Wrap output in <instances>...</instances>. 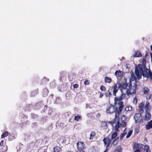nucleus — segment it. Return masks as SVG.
Here are the masks:
<instances>
[{
  "instance_id": "nucleus-15",
  "label": "nucleus",
  "mask_w": 152,
  "mask_h": 152,
  "mask_svg": "<svg viewBox=\"0 0 152 152\" xmlns=\"http://www.w3.org/2000/svg\"><path fill=\"white\" fill-rule=\"evenodd\" d=\"M120 124L119 121L117 122V124L115 125V129L116 132H118V129L120 127Z\"/></svg>"
},
{
  "instance_id": "nucleus-62",
  "label": "nucleus",
  "mask_w": 152,
  "mask_h": 152,
  "mask_svg": "<svg viewBox=\"0 0 152 152\" xmlns=\"http://www.w3.org/2000/svg\"><path fill=\"white\" fill-rule=\"evenodd\" d=\"M100 116V114L99 113H98L97 114V117L98 116L99 117Z\"/></svg>"
},
{
  "instance_id": "nucleus-33",
  "label": "nucleus",
  "mask_w": 152,
  "mask_h": 152,
  "mask_svg": "<svg viewBox=\"0 0 152 152\" xmlns=\"http://www.w3.org/2000/svg\"><path fill=\"white\" fill-rule=\"evenodd\" d=\"M132 108L131 107H127L126 108L125 110L126 111H131L132 110Z\"/></svg>"
},
{
  "instance_id": "nucleus-2",
  "label": "nucleus",
  "mask_w": 152,
  "mask_h": 152,
  "mask_svg": "<svg viewBox=\"0 0 152 152\" xmlns=\"http://www.w3.org/2000/svg\"><path fill=\"white\" fill-rule=\"evenodd\" d=\"M140 73V75H142L144 77L149 78L150 77V79L152 80V72L149 71L148 69L144 68L141 67L140 69H139Z\"/></svg>"
},
{
  "instance_id": "nucleus-5",
  "label": "nucleus",
  "mask_w": 152,
  "mask_h": 152,
  "mask_svg": "<svg viewBox=\"0 0 152 152\" xmlns=\"http://www.w3.org/2000/svg\"><path fill=\"white\" fill-rule=\"evenodd\" d=\"M135 122L136 123H138L141 122H143L142 116L140 113H137L135 114L134 116Z\"/></svg>"
},
{
  "instance_id": "nucleus-19",
  "label": "nucleus",
  "mask_w": 152,
  "mask_h": 152,
  "mask_svg": "<svg viewBox=\"0 0 152 152\" xmlns=\"http://www.w3.org/2000/svg\"><path fill=\"white\" fill-rule=\"evenodd\" d=\"M125 96L126 94H123L118 98V99H119V101L123 99V98L125 97Z\"/></svg>"
},
{
  "instance_id": "nucleus-26",
  "label": "nucleus",
  "mask_w": 152,
  "mask_h": 152,
  "mask_svg": "<svg viewBox=\"0 0 152 152\" xmlns=\"http://www.w3.org/2000/svg\"><path fill=\"white\" fill-rule=\"evenodd\" d=\"M127 116L124 115H123L121 116V119L122 121H124L126 120L127 119Z\"/></svg>"
},
{
  "instance_id": "nucleus-10",
  "label": "nucleus",
  "mask_w": 152,
  "mask_h": 152,
  "mask_svg": "<svg viewBox=\"0 0 152 152\" xmlns=\"http://www.w3.org/2000/svg\"><path fill=\"white\" fill-rule=\"evenodd\" d=\"M145 128L147 130H149L152 128V121H149L145 126Z\"/></svg>"
},
{
  "instance_id": "nucleus-40",
  "label": "nucleus",
  "mask_w": 152,
  "mask_h": 152,
  "mask_svg": "<svg viewBox=\"0 0 152 152\" xmlns=\"http://www.w3.org/2000/svg\"><path fill=\"white\" fill-rule=\"evenodd\" d=\"M118 98L116 97H115L114 98V104L115 105L117 103V101L119 100Z\"/></svg>"
},
{
  "instance_id": "nucleus-55",
  "label": "nucleus",
  "mask_w": 152,
  "mask_h": 152,
  "mask_svg": "<svg viewBox=\"0 0 152 152\" xmlns=\"http://www.w3.org/2000/svg\"><path fill=\"white\" fill-rule=\"evenodd\" d=\"M103 94H102L101 93L99 95V98H102V97L103 96Z\"/></svg>"
},
{
  "instance_id": "nucleus-57",
  "label": "nucleus",
  "mask_w": 152,
  "mask_h": 152,
  "mask_svg": "<svg viewBox=\"0 0 152 152\" xmlns=\"http://www.w3.org/2000/svg\"><path fill=\"white\" fill-rule=\"evenodd\" d=\"M135 132H136L137 134L139 132V131L138 129H135L134 131Z\"/></svg>"
},
{
  "instance_id": "nucleus-53",
  "label": "nucleus",
  "mask_w": 152,
  "mask_h": 152,
  "mask_svg": "<svg viewBox=\"0 0 152 152\" xmlns=\"http://www.w3.org/2000/svg\"><path fill=\"white\" fill-rule=\"evenodd\" d=\"M104 127H107V122H104Z\"/></svg>"
},
{
  "instance_id": "nucleus-9",
  "label": "nucleus",
  "mask_w": 152,
  "mask_h": 152,
  "mask_svg": "<svg viewBox=\"0 0 152 152\" xmlns=\"http://www.w3.org/2000/svg\"><path fill=\"white\" fill-rule=\"evenodd\" d=\"M151 118V115L149 112H147V110L145 112V118H144L145 121H148Z\"/></svg>"
},
{
  "instance_id": "nucleus-1",
  "label": "nucleus",
  "mask_w": 152,
  "mask_h": 152,
  "mask_svg": "<svg viewBox=\"0 0 152 152\" xmlns=\"http://www.w3.org/2000/svg\"><path fill=\"white\" fill-rule=\"evenodd\" d=\"M146 60L145 58H143L142 61V64H139L138 66H137L135 67L134 73L138 79L140 80L141 78V76L140 74L139 69H140L141 67L142 68H145L146 67Z\"/></svg>"
},
{
  "instance_id": "nucleus-36",
  "label": "nucleus",
  "mask_w": 152,
  "mask_h": 152,
  "mask_svg": "<svg viewBox=\"0 0 152 152\" xmlns=\"http://www.w3.org/2000/svg\"><path fill=\"white\" fill-rule=\"evenodd\" d=\"M80 118V116L79 115H77L75 116L74 119L75 121H78Z\"/></svg>"
},
{
  "instance_id": "nucleus-43",
  "label": "nucleus",
  "mask_w": 152,
  "mask_h": 152,
  "mask_svg": "<svg viewBox=\"0 0 152 152\" xmlns=\"http://www.w3.org/2000/svg\"><path fill=\"white\" fill-rule=\"evenodd\" d=\"M133 102L135 104H136L137 102V99L136 97L134 98L133 99Z\"/></svg>"
},
{
  "instance_id": "nucleus-16",
  "label": "nucleus",
  "mask_w": 152,
  "mask_h": 152,
  "mask_svg": "<svg viewBox=\"0 0 152 152\" xmlns=\"http://www.w3.org/2000/svg\"><path fill=\"white\" fill-rule=\"evenodd\" d=\"M143 152H151L149 146L146 145L144 147Z\"/></svg>"
},
{
  "instance_id": "nucleus-61",
  "label": "nucleus",
  "mask_w": 152,
  "mask_h": 152,
  "mask_svg": "<svg viewBox=\"0 0 152 152\" xmlns=\"http://www.w3.org/2000/svg\"><path fill=\"white\" fill-rule=\"evenodd\" d=\"M77 152H85V151H78Z\"/></svg>"
},
{
  "instance_id": "nucleus-23",
  "label": "nucleus",
  "mask_w": 152,
  "mask_h": 152,
  "mask_svg": "<svg viewBox=\"0 0 152 152\" xmlns=\"http://www.w3.org/2000/svg\"><path fill=\"white\" fill-rule=\"evenodd\" d=\"M118 134L117 132H115L111 136V139L113 140V139L115 138L117 136Z\"/></svg>"
},
{
  "instance_id": "nucleus-3",
  "label": "nucleus",
  "mask_w": 152,
  "mask_h": 152,
  "mask_svg": "<svg viewBox=\"0 0 152 152\" xmlns=\"http://www.w3.org/2000/svg\"><path fill=\"white\" fill-rule=\"evenodd\" d=\"M118 104L119 106L118 110V111L117 110V112L115 111V118L119 119V115L121 113L124 107L123 102L122 101L118 103Z\"/></svg>"
},
{
  "instance_id": "nucleus-56",
  "label": "nucleus",
  "mask_w": 152,
  "mask_h": 152,
  "mask_svg": "<svg viewBox=\"0 0 152 152\" xmlns=\"http://www.w3.org/2000/svg\"><path fill=\"white\" fill-rule=\"evenodd\" d=\"M109 123L110 124L112 125H113V124H114V121H110L109 122Z\"/></svg>"
},
{
  "instance_id": "nucleus-42",
  "label": "nucleus",
  "mask_w": 152,
  "mask_h": 152,
  "mask_svg": "<svg viewBox=\"0 0 152 152\" xmlns=\"http://www.w3.org/2000/svg\"><path fill=\"white\" fill-rule=\"evenodd\" d=\"M89 84V82H88V80H86L84 82V84L85 85H88Z\"/></svg>"
},
{
  "instance_id": "nucleus-29",
  "label": "nucleus",
  "mask_w": 152,
  "mask_h": 152,
  "mask_svg": "<svg viewBox=\"0 0 152 152\" xmlns=\"http://www.w3.org/2000/svg\"><path fill=\"white\" fill-rule=\"evenodd\" d=\"M132 130H130L129 132L128 133V134L126 136V138H128L130 137L131 136L132 134Z\"/></svg>"
},
{
  "instance_id": "nucleus-58",
  "label": "nucleus",
  "mask_w": 152,
  "mask_h": 152,
  "mask_svg": "<svg viewBox=\"0 0 152 152\" xmlns=\"http://www.w3.org/2000/svg\"><path fill=\"white\" fill-rule=\"evenodd\" d=\"M150 54L151 57V61L152 62V53H151Z\"/></svg>"
},
{
  "instance_id": "nucleus-47",
  "label": "nucleus",
  "mask_w": 152,
  "mask_h": 152,
  "mask_svg": "<svg viewBox=\"0 0 152 152\" xmlns=\"http://www.w3.org/2000/svg\"><path fill=\"white\" fill-rule=\"evenodd\" d=\"M66 74V73L64 72H62L60 74V75L61 77H62V76Z\"/></svg>"
},
{
  "instance_id": "nucleus-4",
  "label": "nucleus",
  "mask_w": 152,
  "mask_h": 152,
  "mask_svg": "<svg viewBox=\"0 0 152 152\" xmlns=\"http://www.w3.org/2000/svg\"><path fill=\"white\" fill-rule=\"evenodd\" d=\"M117 107H115L113 105L110 104L106 110V112L110 114H113L114 112L117 111Z\"/></svg>"
},
{
  "instance_id": "nucleus-35",
  "label": "nucleus",
  "mask_w": 152,
  "mask_h": 152,
  "mask_svg": "<svg viewBox=\"0 0 152 152\" xmlns=\"http://www.w3.org/2000/svg\"><path fill=\"white\" fill-rule=\"evenodd\" d=\"M43 93H45V95H47L48 94V91L47 89H44L43 91Z\"/></svg>"
},
{
  "instance_id": "nucleus-27",
  "label": "nucleus",
  "mask_w": 152,
  "mask_h": 152,
  "mask_svg": "<svg viewBox=\"0 0 152 152\" xmlns=\"http://www.w3.org/2000/svg\"><path fill=\"white\" fill-rule=\"evenodd\" d=\"M149 90L147 88H145L143 89V92L144 94H147L149 92Z\"/></svg>"
},
{
  "instance_id": "nucleus-30",
  "label": "nucleus",
  "mask_w": 152,
  "mask_h": 152,
  "mask_svg": "<svg viewBox=\"0 0 152 152\" xmlns=\"http://www.w3.org/2000/svg\"><path fill=\"white\" fill-rule=\"evenodd\" d=\"M128 84L126 83L123 84V88L124 89H127V87L128 86Z\"/></svg>"
},
{
  "instance_id": "nucleus-64",
  "label": "nucleus",
  "mask_w": 152,
  "mask_h": 152,
  "mask_svg": "<svg viewBox=\"0 0 152 152\" xmlns=\"http://www.w3.org/2000/svg\"><path fill=\"white\" fill-rule=\"evenodd\" d=\"M66 152H72V151H67Z\"/></svg>"
},
{
  "instance_id": "nucleus-48",
  "label": "nucleus",
  "mask_w": 152,
  "mask_h": 152,
  "mask_svg": "<svg viewBox=\"0 0 152 152\" xmlns=\"http://www.w3.org/2000/svg\"><path fill=\"white\" fill-rule=\"evenodd\" d=\"M132 84L131 83V81L130 80L129 85V89L131 88H132Z\"/></svg>"
},
{
  "instance_id": "nucleus-14",
  "label": "nucleus",
  "mask_w": 152,
  "mask_h": 152,
  "mask_svg": "<svg viewBox=\"0 0 152 152\" xmlns=\"http://www.w3.org/2000/svg\"><path fill=\"white\" fill-rule=\"evenodd\" d=\"M112 79L108 77H105L104 81L105 83H110L112 82Z\"/></svg>"
},
{
  "instance_id": "nucleus-8",
  "label": "nucleus",
  "mask_w": 152,
  "mask_h": 152,
  "mask_svg": "<svg viewBox=\"0 0 152 152\" xmlns=\"http://www.w3.org/2000/svg\"><path fill=\"white\" fill-rule=\"evenodd\" d=\"M84 144L82 142H78L77 143V145L78 151H83V149L84 148Z\"/></svg>"
},
{
  "instance_id": "nucleus-18",
  "label": "nucleus",
  "mask_w": 152,
  "mask_h": 152,
  "mask_svg": "<svg viewBox=\"0 0 152 152\" xmlns=\"http://www.w3.org/2000/svg\"><path fill=\"white\" fill-rule=\"evenodd\" d=\"M131 78L132 81H134L136 80V77L134 75V73L133 72H131Z\"/></svg>"
},
{
  "instance_id": "nucleus-13",
  "label": "nucleus",
  "mask_w": 152,
  "mask_h": 152,
  "mask_svg": "<svg viewBox=\"0 0 152 152\" xmlns=\"http://www.w3.org/2000/svg\"><path fill=\"white\" fill-rule=\"evenodd\" d=\"M122 151V148L121 146L120 145H119L116 147L114 152H121Z\"/></svg>"
},
{
  "instance_id": "nucleus-31",
  "label": "nucleus",
  "mask_w": 152,
  "mask_h": 152,
  "mask_svg": "<svg viewBox=\"0 0 152 152\" xmlns=\"http://www.w3.org/2000/svg\"><path fill=\"white\" fill-rule=\"evenodd\" d=\"M126 122L122 121L121 123V124H120L122 127H125L126 126Z\"/></svg>"
},
{
  "instance_id": "nucleus-49",
  "label": "nucleus",
  "mask_w": 152,
  "mask_h": 152,
  "mask_svg": "<svg viewBox=\"0 0 152 152\" xmlns=\"http://www.w3.org/2000/svg\"><path fill=\"white\" fill-rule=\"evenodd\" d=\"M136 89H134L132 93H131V94H136Z\"/></svg>"
},
{
  "instance_id": "nucleus-54",
  "label": "nucleus",
  "mask_w": 152,
  "mask_h": 152,
  "mask_svg": "<svg viewBox=\"0 0 152 152\" xmlns=\"http://www.w3.org/2000/svg\"><path fill=\"white\" fill-rule=\"evenodd\" d=\"M134 152H140V150H139V149H136L134 151Z\"/></svg>"
},
{
  "instance_id": "nucleus-34",
  "label": "nucleus",
  "mask_w": 152,
  "mask_h": 152,
  "mask_svg": "<svg viewBox=\"0 0 152 152\" xmlns=\"http://www.w3.org/2000/svg\"><path fill=\"white\" fill-rule=\"evenodd\" d=\"M100 89L102 91H104L106 90V88L105 87L103 86L102 85L100 86Z\"/></svg>"
},
{
  "instance_id": "nucleus-11",
  "label": "nucleus",
  "mask_w": 152,
  "mask_h": 152,
  "mask_svg": "<svg viewBox=\"0 0 152 152\" xmlns=\"http://www.w3.org/2000/svg\"><path fill=\"white\" fill-rule=\"evenodd\" d=\"M134 53L135 54L134 55V57H140L142 56L141 53L138 51H135Z\"/></svg>"
},
{
  "instance_id": "nucleus-44",
  "label": "nucleus",
  "mask_w": 152,
  "mask_h": 152,
  "mask_svg": "<svg viewBox=\"0 0 152 152\" xmlns=\"http://www.w3.org/2000/svg\"><path fill=\"white\" fill-rule=\"evenodd\" d=\"M137 82L136 80H135V83L134 84V88L135 89L137 90V85L136 83Z\"/></svg>"
},
{
  "instance_id": "nucleus-60",
  "label": "nucleus",
  "mask_w": 152,
  "mask_h": 152,
  "mask_svg": "<svg viewBox=\"0 0 152 152\" xmlns=\"http://www.w3.org/2000/svg\"><path fill=\"white\" fill-rule=\"evenodd\" d=\"M126 129H125L124 131V133H125V134H126Z\"/></svg>"
},
{
  "instance_id": "nucleus-25",
  "label": "nucleus",
  "mask_w": 152,
  "mask_h": 152,
  "mask_svg": "<svg viewBox=\"0 0 152 152\" xmlns=\"http://www.w3.org/2000/svg\"><path fill=\"white\" fill-rule=\"evenodd\" d=\"M8 132H7L5 133H3L1 135V138H4L7 137L8 135Z\"/></svg>"
},
{
  "instance_id": "nucleus-52",
  "label": "nucleus",
  "mask_w": 152,
  "mask_h": 152,
  "mask_svg": "<svg viewBox=\"0 0 152 152\" xmlns=\"http://www.w3.org/2000/svg\"><path fill=\"white\" fill-rule=\"evenodd\" d=\"M31 115H32V118H35L36 117V115L35 114H32Z\"/></svg>"
},
{
  "instance_id": "nucleus-51",
  "label": "nucleus",
  "mask_w": 152,
  "mask_h": 152,
  "mask_svg": "<svg viewBox=\"0 0 152 152\" xmlns=\"http://www.w3.org/2000/svg\"><path fill=\"white\" fill-rule=\"evenodd\" d=\"M4 142L3 140H2L0 143V145L2 146L3 145Z\"/></svg>"
},
{
  "instance_id": "nucleus-28",
  "label": "nucleus",
  "mask_w": 152,
  "mask_h": 152,
  "mask_svg": "<svg viewBox=\"0 0 152 152\" xmlns=\"http://www.w3.org/2000/svg\"><path fill=\"white\" fill-rule=\"evenodd\" d=\"M96 135V134L94 132H91V134L90 136V139H92L93 137H94Z\"/></svg>"
},
{
  "instance_id": "nucleus-50",
  "label": "nucleus",
  "mask_w": 152,
  "mask_h": 152,
  "mask_svg": "<svg viewBox=\"0 0 152 152\" xmlns=\"http://www.w3.org/2000/svg\"><path fill=\"white\" fill-rule=\"evenodd\" d=\"M118 88L121 89V88H123V85L122 84H119L118 86Z\"/></svg>"
},
{
  "instance_id": "nucleus-24",
  "label": "nucleus",
  "mask_w": 152,
  "mask_h": 152,
  "mask_svg": "<svg viewBox=\"0 0 152 152\" xmlns=\"http://www.w3.org/2000/svg\"><path fill=\"white\" fill-rule=\"evenodd\" d=\"M118 91V89L117 88V84H115L114 85L113 91V92H117Z\"/></svg>"
},
{
  "instance_id": "nucleus-46",
  "label": "nucleus",
  "mask_w": 152,
  "mask_h": 152,
  "mask_svg": "<svg viewBox=\"0 0 152 152\" xmlns=\"http://www.w3.org/2000/svg\"><path fill=\"white\" fill-rule=\"evenodd\" d=\"M151 95H148L147 96V99H151Z\"/></svg>"
},
{
  "instance_id": "nucleus-32",
  "label": "nucleus",
  "mask_w": 152,
  "mask_h": 152,
  "mask_svg": "<svg viewBox=\"0 0 152 152\" xmlns=\"http://www.w3.org/2000/svg\"><path fill=\"white\" fill-rule=\"evenodd\" d=\"M144 103L143 102L141 103L138 105V107L139 108H143V106L144 105Z\"/></svg>"
},
{
  "instance_id": "nucleus-38",
  "label": "nucleus",
  "mask_w": 152,
  "mask_h": 152,
  "mask_svg": "<svg viewBox=\"0 0 152 152\" xmlns=\"http://www.w3.org/2000/svg\"><path fill=\"white\" fill-rule=\"evenodd\" d=\"M144 110L143 108H140V110L139 111V113L140 114H142L144 113Z\"/></svg>"
},
{
  "instance_id": "nucleus-59",
  "label": "nucleus",
  "mask_w": 152,
  "mask_h": 152,
  "mask_svg": "<svg viewBox=\"0 0 152 152\" xmlns=\"http://www.w3.org/2000/svg\"><path fill=\"white\" fill-rule=\"evenodd\" d=\"M117 92H113V94L115 96H116V93H117Z\"/></svg>"
},
{
  "instance_id": "nucleus-41",
  "label": "nucleus",
  "mask_w": 152,
  "mask_h": 152,
  "mask_svg": "<svg viewBox=\"0 0 152 152\" xmlns=\"http://www.w3.org/2000/svg\"><path fill=\"white\" fill-rule=\"evenodd\" d=\"M119 119H116L115 118L113 121H114V123H117V122L118 121H119Z\"/></svg>"
},
{
  "instance_id": "nucleus-45",
  "label": "nucleus",
  "mask_w": 152,
  "mask_h": 152,
  "mask_svg": "<svg viewBox=\"0 0 152 152\" xmlns=\"http://www.w3.org/2000/svg\"><path fill=\"white\" fill-rule=\"evenodd\" d=\"M73 86L74 88H76L78 87V84H74L73 85Z\"/></svg>"
},
{
  "instance_id": "nucleus-22",
  "label": "nucleus",
  "mask_w": 152,
  "mask_h": 152,
  "mask_svg": "<svg viewBox=\"0 0 152 152\" xmlns=\"http://www.w3.org/2000/svg\"><path fill=\"white\" fill-rule=\"evenodd\" d=\"M118 137H117L114 140L113 142V144L114 145H115L118 143Z\"/></svg>"
},
{
  "instance_id": "nucleus-63",
  "label": "nucleus",
  "mask_w": 152,
  "mask_h": 152,
  "mask_svg": "<svg viewBox=\"0 0 152 152\" xmlns=\"http://www.w3.org/2000/svg\"><path fill=\"white\" fill-rule=\"evenodd\" d=\"M151 50L152 51V45L151 46Z\"/></svg>"
},
{
  "instance_id": "nucleus-21",
  "label": "nucleus",
  "mask_w": 152,
  "mask_h": 152,
  "mask_svg": "<svg viewBox=\"0 0 152 152\" xmlns=\"http://www.w3.org/2000/svg\"><path fill=\"white\" fill-rule=\"evenodd\" d=\"M149 104L150 103L148 102L147 101L146 102L145 105L144 107V109L145 110H147L148 109L150 105Z\"/></svg>"
},
{
  "instance_id": "nucleus-39",
  "label": "nucleus",
  "mask_w": 152,
  "mask_h": 152,
  "mask_svg": "<svg viewBox=\"0 0 152 152\" xmlns=\"http://www.w3.org/2000/svg\"><path fill=\"white\" fill-rule=\"evenodd\" d=\"M125 135V133H123L121 134L120 139L121 140H122L123 139V137H124V136Z\"/></svg>"
},
{
  "instance_id": "nucleus-12",
  "label": "nucleus",
  "mask_w": 152,
  "mask_h": 152,
  "mask_svg": "<svg viewBox=\"0 0 152 152\" xmlns=\"http://www.w3.org/2000/svg\"><path fill=\"white\" fill-rule=\"evenodd\" d=\"M123 72L120 70H117L115 72V75L117 77H120L123 74Z\"/></svg>"
},
{
  "instance_id": "nucleus-7",
  "label": "nucleus",
  "mask_w": 152,
  "mask_h": 152,
  "mask_svg": "<svg viewBox=\"0 0 152 152\" xmlns=\"http://www.w3.org/2000/svg\"><path fill=\"white\" fill-rule=\"evenodd\" d=\"M143 145L135 142L134 143L133 148L134 149H139L141 150L143 149Z\"/></svg>"
},
{
  "instance_id": "nucleus-6",
  "label": "nucleus",
  "mask_w": 152,
  "mask_h": 152,
  "mask_svg": "<svg viewBox=\"0 0 152 152\" xmlns=\"http://www.w3.org/2000/svg\"><path fill=\"white\" fill-rule=\"evenodd\" d=\"M104 143L106 146V149L104 152H107L108 148L111 142V140L109 138H104L103 140Z\"/></svg>"
},
{
  "instance_id": "nucleus-20",
  "label": "nucleus",
  "mask_w": 152,
  "mask_h": 152,
  "mask_svg": "<svg viewBox=\"0 0 152 152\" xmlns=\"http://www.w3.org/2000/svg\"><path fill=\"white\" fill-rule=\"evenodd\" d=\"M104 94L105 95H106V97L108 96L109 97H110L112 95L111 92H110L109 90L105 92V93Z\"/></svg>"
},
{
  "instance_id": "nucleus-37",
  "label": "nucleus",
  "mask_w": 152,
  "mask_h": 152,
  "mask_svg": "<svg viewBox=\"0 0 152 152\" xmlns=\"http://www.w3.org/2000/svg\"><path fill=\"white\" fill-rule=\"evenodd\" d=\"M126 93L128 95H129L130 94H132L130 92V90L129 89H127V90Z\"/></svg>"
},
{
  "instance_id": "nucleus-17",
  "label": "nucleus",
  "mask_w": 152,
  "mask_h": 152,
  "mask_svg": "<svg viewBox=\"0 0 152 152\" xmlns=\"http://www.w3.org/2000/svg\"><path fill=\"white\" fill-rule=\"evenodd\" d=\"M61 151V148L58 146H56L53 149L54 152H60Z\"/></svg>"
}]
</instances>
